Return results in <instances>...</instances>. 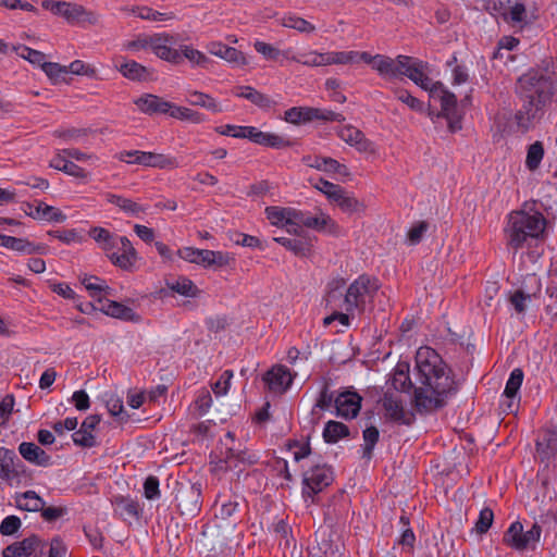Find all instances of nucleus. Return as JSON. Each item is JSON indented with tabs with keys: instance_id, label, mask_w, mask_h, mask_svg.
<instances>
[{
	"instance_id": "1",
	"label": "nucleus",
	"mask_w": 557,
	"mask_h": 557,
	"mask_svg": "<svg viewBox=\"0 0 557 557\" xmlns=\"http://www.w3.org/2000/svg\"><path fill=\"white\" fill-rule=\"evenodd\" d=\"M416 370L420 386L414 389V407L429 413L446 406L458 385L451 370L431 347H420L416 354Z\"/></svg>"
},
{
	"instance_id": "2",
	"label": "nucleus",
	"mask_w": 557,
	"mask_h": 557,
	"mask_svg": "<svg viewBox=\"0 0 557 557\" xmlns=\"http://www.w3.org/2000/svg\"><path fill=\"white\" fill-rule=\"evenodd\" d=\"M516 94L521 107L515 113V122L518 129L525 133L535 126L550 104L553 82L544 73L530 70L518 78Z\"/></svg>"
},
{
	"instance_id": "3",
	"label": "nucleus",
	"mask_w": 557,
	"mask_h": 557,
	"mask_svg": "<svg viewBox=\"0 0 557 557\" xmlns=\"http://www.w3.org/2000/svg\"><path fill=\"white\" fill-rule=\"evenodd\" d=\"M233 442V433L227 432L216 450L211 454V462L215 465L216 470L234 471L239 476L248 467L258 462V457L248 449H238L230 445Z\"/></svg>"
},
{
	"instance_id": "4",
	"label": "nucleus",
	"mask_w": 557,
	"mask_h": 557,
	"mask_svg": "<svg viewBox=\"0 0 557 557\" xmlns=\"http://www.w3.org/2000/svg\"><path fill=\"white\" fill-rule=\"evenodd\" d=\"M546 220L540 212L528 213L525 211H513L509 214L507 233L509 245L519 249L529 238H537L543 234Z\"/></svg>"
},
{
	"instance_id": "5",
	"label": "nucleus",
	"mask_w": 557,
	"mask_h": 557,
	"mask_svg": "<svg viewBox=\"0 0 557 557\" xmlns=\"http://www.w3.org/2000/svg\"><path fill=\"white\" fill-rule=\"evenodd\" d=\"M37 552H39V556L35 557H66L67 548L60 537H53L48 545L37 535H32L7 546L2 552V556L28 557Z\"/></svg>"
},
{
	"instance_id": "6",
	"label": "nucleus",
	"mask_w": 557,
	"mask_h": 557,
	"mask_svg": "<svg viewBox=\"0 0 557 557\" xmlns=\"http://www.w3.org/2000/svg\"><path fill=\"white\" fill-rule=\"evenodd\" d=\"M380 285L377 280L367 274L359 275L347 288L344 308L347 312H364L367 305L373 301Z\"/></svg>"
},
{
	"instance_id": "7",
	"label": "nucleus",
	"mask_w": 557,
	"mask_h": 557,
	"mask_svg": "<svg viewBox=\"0 0 557 557\" xmlns=\"http://www.w3.org/2000/svg\"><path fill=\"white\" fill-rule=\"evenodd\" d=\"M429 94L431 98L440 101L441 112L437 116L446 119L449 132L456 133L460 131L462 127L461 114L458 112L455 94L449 91L441 82H435Z\"/></svg>"
},
{
	"instance_id": "8",
	"label": "nucleus",
	"mask_w": 557,
	"mask_h": 557,
	"mask_svg": "<svg viewBox=\"0 0 557 557\" xmlns=\"http://www.w3.org/2000/svg\"><path fill=\"white\" fill-rule=\"evenodd\" d=\"M542 529L537 523H534L530 530L523 531V525L519 521L510 524L504 534V543L517 550H524L531 545L540 541Z\"/></svg>"
},
{
	"instance_id": "9",
	"label": "nucleus",
	"mask_w": 557,
	"mask_h": 557,
	"mask_svg": "<svg viewBox=\"0 0 557 557\" xmlns=\"http://www.w3.org/2000/svg\"><path fill=\"white\" fill-rule=\"evenodd\" d=\"M333 471L326 465L310 467L302 474V495L312 497L333 482Z\"/></svg>"
},
{
	"instance_id": "10",
	"label": "nucleus",
	"mask_w": 557,
	"mask_h": 557,
	"mask_svg": "<svg viewBox=\"0 0 557 557\" xmlns=\"http://www.w3.org/2000/svg\"><path fill=\"white\" fill-rule=\"evenodd\" d=\"M178 255L182 259L201 264L203 267H224L230 263L231 257L222 251H213L208 249H197L191 247H185L178 250Z\"/></svg>"
},
{
	"instance_id": "11",
	"label": "nucleus",
	"mask_w": 557,
	"mask_h": 557,
	"mask_svg": "<svg viewBox=\"0 0 557 557\" xmlns=\"http://www.w3.org/2000/svg\"><path fill=\"white\" fill-rule=\"evenodd\" d=\"M175 44V37L170 34H153L150 49L161 60L172 64H180L182 63V53L177 49H174Z\"/></svg>"
},
{
	"instance_id": "12",
	"label": "nucleus",
	"mask_w": 557,
	"mask_h": 557,
	"mask_svg": "<svg viewBox=\"0 0 557 557\" xmlns=\"http://www.w3.org/2000/svg\"><path fill=\"white\" fill-rule=\"evenodd\" d=\"M542 289L541 280L535 275H528L523 287L516 290L511 297L510 302L518 313H522L525 310V301H531L532 298L540 296Z\"/></svg>"
},
{
	"instance_id": "13",
	"label": "nucleus",
	"mask_w": 557,
	"mask_h": 557,
	"mask_svg": "<svg viewBox=\"0 0 557 557\" xmlns=\"http://www.w3.org/2000/svg\"><path fill=\"white\" fill-rule=\"evenodd\" d=\"M58 15L63 16L71 24L87 23L96 25L100 20L99 14L86 10L83 5L65 1H61Z\"/></svg>"
},
{
	"instance_id": "14",
	"label": "nucleus",
	"mask_w": 557,
	"mask_h": 557,
	"mask_svg": "<svg viewBox=\"0 0 557 557\" xmlns=\"http://www.w3.org/2000/svg\"><path fill=\"white\" fill-rule=\"evenodd\" d=\"M294 376L289 369L283 364H276L267 371L263 381L270 392L282 394L292 385Z\"/></svg>"
},
{
	"instance_id": "15",
	"label": "nucleus",
	"mask_w": 557,
	"mask_h": 557,
	"mask_svg": "<svg viewBox=\"0 0 557 557\" xmlns=\"http://www.w3.org/2000/svg\"><path fill=\"white\" fill-rule=\"evenodd\" d=\"M362 398L356 392L346 391L335 397L336 414L345 419L357 417L361 408Z\"/></svg>"
},
{
	"instance_id": "16",
	"label": "nucleus",
	"mask_w": 557,
	"mask_h": 557,
	"mask_svg": "<svg viewBox=\"0 0 557 557\" xmlns=\"http://www.w3.org/2000/svg\"><path fill=\"white\" fill-rule=\"evenodd\" d=\"M110 261L125 271H131L137 260V252L127 237H122L117 252L108 255Z\"/></svg>"
},
{
	"instance_id": "17",
	"label": "nucleus",
	"mask_w": 557,
	"mask_h": 557,
	"mask_svg": "<svg viewBox=\"0 0 557 557\" xmlns=\"http://www.w3.org/2000/svg\"><path fill=\"white\" fill-rule=\"evenodd\" d=\"M18 453L24 460L37 467L47 468L52 466L51 456L33 442H22L18 445Z\"/></svg>"
},
{
	"instance_id": "18",
	"label": "nucleus",
	"mask_w": 557,
	"mask_h": 557,
	"mask_svg": "<svg viewBox=\"0 0 557 557\" xmlns=\"http://www.w3.org/2000/svg\"><path fill=\"white\" fill-rule=\"evenodd\" d=\"M134 154H136L134 162L139 165L158 169H175L178 166L176 158L163 153L136 151Z\"/></svg>"
},
{
	"instance_id": "19",
	"label": "nucleus",
	"mask_w": 557,
	"mask_h": 557,
	"mask_svg": "<svg viewBox=\"0 0 557 557\" xmlns=\"http://www.w3.org/2000/svg\"><path fill=\"white\" fill-rule=\"evenodd\" d=\"M200 498L201 490L200 485L198 484H191L187 487H183L176 494L178 507L188 513H195L200 509Z\"/></svg>"
},
{
	"instance_id": "20",
	"label": "nucleus",
	"mask_w": 557,
	"mask_h": 557,
	"mask_svg": "<svg viewBox=\"0 0 557 557\" xmlns=\"http://www.w3.org/2000/svg\"><path fill=\"white\" fill-rule=\"evenodd\" d=\"M134 103L137 106L140 112L148 115L168 114V111L171 108V102L152 94H145L140 96L134 100Z\"/></svg>"
},
{
	"instance_id": "21",
	"label": "nucleus",
	"mask_w": 557,
	"mask_h": 557,
	"mask_svg": "<svg viewBox=\"0 0 557 557\" xmlns=\"http://www.w3.org/2000/svg\"><path fill=\"white\" fill-rule=\"evenodd\" d=\"M338 136L346 144L355 147L359 152L373 151V144L355 126L346 125L338 131Z\"/></svg>"
},
{
	"instance_id": "22",
	"label": "nucleus",
	"mask_w": 557,
	"mask_h": 557,
	"mask_svg": "<svg viewBox=\"0 0 557 557\" xmlns=\"http://www.w3.org/2000/svg\"><path fill=\"white\" fill-rule=\"evenodd\" d=\"M273 240L297 257H309L312 253L313 238L311 236H300L299 238L274 237Z\"/></svg>"
},
{
	"instance_id": "23",
	"label": "nucleus",
	"mask_w": 557,
	"mask_h": 557,
	"mask_svg": "<svg viewBox=\"0 0 557 557\" xmlns=\"http://www.w3.org/2000/svg\"><path fill=\"white\" fill-rule=\"evenodd\" d=\"M302 161L310 168L326 173H337L339 175H348L346 165L341 164L337 160L329 157H304Z\"/></svg>"
},
{
	"instance_id": "24",
	"label": "nucleus",
	"mask_w": 557,
	"mask_h": 557,
	"mask_svg": "<svg viewBox=\"0 0 557 557\" xmlns=\"http://www.w3.org/2000/svg\"><path fill=\"white\" fill-rule=\"evenodd\" d=\"M209 53L219 57L227 62L238 65H246L247 60L244 53L234 47H228L220 41H212L207 46Z\"/></svg>"
},
{
	"instance_id": "25",
	"label": "nucleus",
	"mask_w": 557,
	"mask_h": 557,
	"mask_svg": "<svg viewBox=\"0 0 557 557\" xmlns=\"http://www.w3.org/2000/svg\"><path fill=\"white\" fill-rule=\"evenodd\" d=\"M535 446L542 461L552 458L557 453V431L543 430L537 436Z\"/></svg>"
},
{
	"instance_id": "26",
	"label": "nucleus",
	"mask_w": 557,
	"mask_h": 557,
	"mask_svg": "<svg viewBox=\"0 0 557 557\" xmlns=\"http://www.w3.org/2000/svg\"><path fill=\"white\" fill-rule=\"evenodd\" d=\"M27 207L28 211L25 212L33 219H40L58 223L64 222L66 219L62 211L45 202H38L37 205L27 203Z\"/></svg>"
},
{
	"instance_id": "27",
	"label": "nucleus",
	"mask_w": 557,
	"mask_h": 557,
	"mask_svg": "<svg viewBox=\"0 0 557 557\" xmlns=\"http://www.w3.org/2000/svg\"><path fill=\"white\" fill-rule=\"evenodd\" d=\"M331 202H334L336 206L341 208V210L345 213L352 214L362 212L364 210V206L358 199H356L350 193H348L344 187L341 186V191L332 194Z\"/></svg>"
},
{
	"instance_id": "28",
	"label": "nucleus",
	"mask_w": 557,
	"mask_h": 557,
	"mask_svg": "<svg viewBox=\"0 0 557 557\" xmlns=\"http://www.w3.org/2000/svg\"><path fill=\"white\" fill-rule=\"evenodd\" d=\"M15 460L18 461L15 453L12 449L0 447V478L10 483L17 478L18 472L15 466Z\"/></svg>"
},
{
	"instance_id": "29",
	"label": "nucleus",
	"mask_w": 557,
	"mask_h": 557,
	"mask_svg": "<svg viewBox=\"0 0 557 557\" xmlns=\"http://www.w3.org/2000/svg\"><path fill=\"white\" fill-rule=\"evenodd\" d=\"M523 371L520 368H516L511 371L509 379L506 383L503 396L508 400L506 409L512 411L513 399L517 397L521 384L523 382ZM505 406V404H503Z\"/></svg>"
},
{
	"instance_id": "30",
	"label": "nucleus",
	"mask_w": 557,
	"mask_h": 557,
	"mask_svg": "<svg viewBox=\"0 0 557 557\" xmlns=\"http://www.w3.org/2000/svg\"><path fill=\"white\" fill-rule=\"evenodd\" d=\"M306 227L318 232H325L332 235L338 234L339 231V227L335 221L329 214L322 211H320L317 215L309 214Z\"/></svg>"
},
{
	"instance_id": "31",
	"label": "nucleus",
	"mask_w": 557,
	"mask_h": 557,
	"mask_svg": "<svg viewBox=\"0 0 557 557\" xmlns=\"http://www.w3.org/2000/svg\"><path fill=\"white\" fill-rule=\"evenodd\" d=\"M50 166L74 177H86L85 170L75 164L73 161L69 160V158L63 154V152L52 158L50 161Z\"/></svg>"
},
{
	"instance_id": "32",
	"label": "nucleus",
	"mask_w": 557,
	"mask_h": 557,
	"mask_svg": "<svg viewBox=\"0 0 557 557\" xmlns=\"http://www.w3.org/2000/svg\"><path fill=\"white\" fill-rule=\"evenodd\" d=\"M334 400H335V398L333 396V393L330 392L329 386L325 384L322 387L320 395L315 401V405L313 406V408L310 412L309 424H311V426L315 425L321 419V416L319 414L318 409L319 410H327L329 408H331Z\"/></svg>"
},
{
	"instance_id": "33",
	"label": "nucleus",
	"mask_w": 557,
	"mask_h": 557,
	"mask_svg": "<svg viewBox=\"0 0 557 557\" xmlns=\"http://www.w3.org/2000/svg\"><path fill=\"white\" fill-rule=\"evenodd\" d=\"M16 506L26 511H41L45 500L35 491H26L16 496Z\"/></svg>"
},
{
	"instance_id": "34",
	"label": "nucleus",
	"mask_w": 557,
	"mask_h": 557,
	"mask_svg": "<svg viewBox=\"0 0 557 557\" xmlns=\"http://www.w3.org/2000/svg\"><path fill=\"white\" fill-rule=\"evenodd\" d=\"M237 97L244 98L258 106L259 108H270L273 101L264 94L256 90L251 86H240L235 94Z\"/></svg>"
},
{
	"instance_id": "35",
	"label": "nucleus",
	"mask_w": 557,
	"mask_h": 557,
	"mask_svg": "<svg viewBox=\"0 0 557 557\" xmlns=\"http://www.w3.org/2000/svg\"><path fill=\"white\" fill-rule=\"evenodd\" d=\"M382 406L386 412V416L393 421H401L406 424H409L408 421H405V411L401 406V401L395 398L392 394L385 393L382 399Z\"/></svg>"
},
{
	"instance_id": "36",
	"label": "nucleus",
	"mask_w": 557,
	"mask_h": 557,
	"mask_svg": "<svg viewBox=\"0 0 557 557\" xmlns=\"http://www.w3.org/2000/svg\"><path fill=\"white\" fill-rule=\"evenodd\" d=\"M322 435L325 443L335 444L349 435V429L342 422L331 420L326 422Z\"/></svg>"
},
{
	"instance_id": "37",
	"label": "nucleus",
	"mask_w": 557,
	"mask_h": 557,
	"mask_svg": "<svg viewBox=\"0 0 557 557\" xmlns=\"http://www.w3.org/2000/svg\"><path fill=\"white\" fill-rule=\"evenodd\" d=\"M425 67L426 64L424 62L417 60L410 69L407 77L422 89L430 91L434 83L425 74Z\"/></svg>"
},
{
	"instance_id": "38",
	"label": "nucleus",
	"mask_w": 557,
	"mask_h": 557,
	"mask_svg": "<svg viewBox=\"0 0 557 557\" xmlns=\"http://www.w3.org/2000/svg\"><path fill=\"white\" fill-rule=\"evenodd\" d=\"M119 71L121 74L132 81H147L149 78V71L146 66L136 61H127L120 65Z\"/></svg>"
},
{
	"instance_id": "39",
	"label": "nucleus",
	"mask_w": 557,
	"mask_h": 557,
	"mask_svg": "<svg viewBox=\"0 0 557 557\" xmlns=\"http://www.w3.org/2000/svg\"><path fill=\"white\" fill-rule=\"evenodd\" d=\"M106 199L108 202L119 207L127 214L137 216L140 213L145 212L143 206L123 196L109 193L106 195Z\"/></svg>"
},
{
	"instance_id": "40",
	"label": "nucleus",
	"mask_w": 557,
	"mask_h": 557,
	"mask_svg": "<svg viewBox=\"0 0 557 557\" xmlns=\"http://www.w3.org/2000/svg\"><path fill=\"white\" fill-rule=\"evenodd\" d=\"M114 506H115V511L124 519L139 518V513H140L139 504H138V502H136L129 497H123V496L115 497Z\"/></svg>"
},
{
	"instance_id": "41",
	"label": "nucleus",
	"mask_w": 557,
	"mask_h": 557,
	"mask_svg": "<svg viewBox=\"0 0 557 557\" xmlns=\"http://www.w3.org/2000/svg\"><path fill=\"white\" fill-rule=\"evenodd\" d=\"M166 287L172 292L185 297H196L199 293L197 286L193 283L191 280L187 277L168 280Z\"/></svg>"
},
{
	"instance_id": "42",
	"label": "nucleus",
	"mask_w": 557,
	"mask_h": 557,
	"mask_svg": "<svg viewBox=\"0 0 557 557\" xmlns=\"http://www.w3.org/2000/svg\"><path fill=\"white\" fill-rule=\"evenodd\" d=\"M313 108L311 107H293L285 111L284 120L292 124H301L314 120Z\"/></svg>"
},
{
	"instance_id": "43",
	"label": "nucleus",
	"mask_w": 557,
	"mask_h": 557,
	"mask_svg": "<svg viewBox=\"0 0 557 557\" xmlns=\"http://www.w3.org/2000/svg\"><path fill=\"white\" fill-rule=\"evenodd\" d=\"M289 208L290 207L270 206L265 208L264 212L272 225L285 227L289 225Z\"/></svg>"
},
{
	"instance_id": "44",
	"label": "nucleus",
	"mask_w": 557,
	"mask_h": 557,
	"mask_svg": "<svg viewBox=\"0 0 557 557\" xmlns=\"http://www.w3.org/2000/svg\"><path fill=\"white\" fill-rule=\"evenodd\" d=\"M131 12L136 14L141 20L152 22H164L175 18L173 12H159L149 7H134L131 9Z\"/></svg>"
},
{
	"instance_id": "45",
	"label": "nucleus",
	"mask_w": 557,
	"mask_h": 557,
	"mask_svg": "<svg viewBox=\"0 0 557 557\" xmlns=\"http://www.w3.org/2000/svg\"><path fill=\"white\" fill-rule=\"evenodd\" d=\"M392 385L396 391L407 392L411 388L412 383L409 376V364H397L392 377Z\"/></svg>"
},
{
	"instance_id": "46",
	"label": "nucleus",
	"mask_w": 557,
	"mask_h": 557,
	"mask_svg": "<svg viewBox=\"0 0 557 557\" xmlns=\"http://www.w3.org/2000/svg\"><path fill=\"white\" fill-rule=\"evenodd\" d=\"M282 26L296 29L299 33L311 34L315 30V26L305 18L295 14H286L281 20Z\"/></svg>"
},
{
	"instance_id": "47",
	"label": "nucleus",
	"mask_w": 557,
	"mask_h": 557,
	"mask_svg": "<svg viewBox=\"0 0 557 557\" xmlns=\"http://www.w3.org/2000/svg\"><path fill=\"white\" fill-rule=\"evenodd\" d=\"M319 557H342L344 545L338 539L334 540L333 534H330L327 539H322L319 543Z\"/></svg>"
},
{
	"instance_id": "48",
	"label": "nucleus",
	"mask_w": 557,
	"mask_h": 557,
	"mask_svg": "<svg viewBox=\"0 0 557 557\" xmlns=\"http://www.w3.org/2000/svg\"><path fill=\"white\" fill-rule=\"evenodd\" d=\"M168 114L171 117L181 120V121H189L193 123H201L205 119L203 115L197 111H194L186 107H180L171 102V108L168 111Z\"/></svg>"
},
{
	"instance_id": "49",
	"label": "nucleus",
	"mask_w": 557,
	"mask_h": 557,
	"mask_svg": "<svg viewBox=\"0 0 557 557\" xmlns=\"http://www.w3.org/2000/svg\"><path fill=\"white\" fill-rule=\"evenodd\" d=\"M104 313L124 321H133L136 318L134 310L116 301H108L103 309Z\"/></svg>"
},
{
	"instance_id": "50",
	"label": "nucleus",
	"mask_w": 557,
	"mask_h": 557,
	"mask_svg": "<svg viewBox=\"0 0 557 557\" xmlns=\"http://www.w3.org/2000/svg\"><path fill=\"white\" fill-rule=\"evenodd\" d=\"M178 51L182 53V60L185 58L194 65L206 69L210 63V59L203 52L193 48L191 46L182 45L180 46Z\"/></svg>"
},
{
	"instance_id": "51",
	"label": "nucleus",
	"mask_w": 557,
	"mask_h": 557,
	"mask_svg": "<svg viewBox=\"0 0 557 557\" xmlns=\"http://www.w3.org/2000/svg\"><path fill=\"white\" fill-rule=\"evenodd\" d=\"M187 101L191 106L202 107L215 113L222 111L221 107L210 95L201 91L190 92L189 97L187 98Z\"/></svg>"
},
{
	"instance_id": "52",
	"label": "nucleus",
	"mask_w": 557,
	"mask_h": 557,
	"mask_svg": "<svg viewBox=\"0 0 557 557\" xmlns=\"http://www.w3.org/2000/svg\"><path fill=\"white\" fill-rule=\"evenodd\" d=\"M544 157V146L542 141H535L529 146L527 158H525V166L530 171H535L540 168V164Z\"/></svg>"
},
{
	"instance_id": "53",
	"label": "nucleus",
	"mask_w": 557,
	"mask_h": 557,
	"mask_svg": "<svg viewBox=\"0 0 557 557\" xmlns=\"http://www.w3.org/2000/svg\"><path fill=\"white\" fill-rule=\"evenodd\" d=\"M292 61L307 65V66H325L326 52L320 53L317 51H309L292 55Z\"/></svg>"
},
{
	"instance_id": "54",
	"label": "nucleus",
	"mask_w": 557,
	"mask_h": 557,
	"mask_svg": "<svg viewBox=\"0 0 557 557\" xmlns=\"http://www.w3.org/2000/svg\"><path fill=\"white\" fill-rule=\"evenodd\" d=\"M82 284L86 287V289L89 292V295L94 298L100 299L102 294H109L110 287L106 285L104 282L97 276L85 275L82 280Z\"/></svg>"
},
{
	"instance_id": "55",
	"label": "nucleus",
	"mask_w": 557,
	"mask_h": 557,
	"mask_svg": "<svg viewBox=\"0 0 557 557\" xmlns=\"http://www.w3.org/2000/svg\"><path fill=\"white\" fill-rule=\"evenodd\" d=\"M255 144L262 145L265 147L276 148V149H281V148L290 146V141L288 139H286L282 136H278L276 134L264 133L261 131H259Z\"/></svg>"
},
{
	"instance_id": "56",
	"label": "nucleus",
	"mask_w": 557,
	"mask_h": 557,
	"mask_svg": "<svg viewBox=\"0 0 557 557\" xmlns=\"http://www.w3.org/2000/svg\"><path fill=\"white\" fill-rule=\"evenodd\" d=\"M363 437V450L362 457L366 459H371L373 449L379 442L380 432L376 426H368L362 432Z\"/></svg>"
},
{
	"instance_id": "57",
	"label": "nucleus",
	"mask_w": 557,
	"mask_h": 557,
	"mask_svg": "<svg viewBox=\"0 0 557 557\" xmlns=\"http://www.w3.org/2000/svg\"><path fill=\"white\" fill-rule=\"evenodd\" d=\"M202 537L199 540L201 552L207 554V557H218L223 552V542L214 541L207 532H202Z\"/></svg>"
},
{
	"instance_id": "58",
	"label": "nucleus",
	"mask_w": 557,
	"mask_h": 557,
	"mask_svg": "<svg viewBox=\"0 0 557 557\" xmlns=\"http://www.w3.org/2000/svg\"><path fill=\"white\" fill-rule=\"evenodd\" d=\"M395 63H396V58L393 59L391 57L381 54L380 59H377V64H376L375 71H377V73L386 79L397 78V76H396L397 69H396Z\"/></svg>"
},
{
	"instance_id": "59",
	"label": "nucleus",
	"mask_w": 557,
	"mask_h": 557,
	"mask_svg": "<svg viewBox=\"0 0 557 557\" xmlns=\"http://www.w3.org/2000/svg\"><path fill=\"white\" fill-rule=\"evenodd\" d=\"M354 62H357V51L326 52V65L348 64Z\"/></svg>"
},
{
	"instance_id": "60",
	"label": "nucleus",
	"mask_w": 557,
	"mask_h": 557,
	"mask_svg": "<svg viewBox=\"0 0 557 557\" xmlns=\"http://www.w3.org/2000/svg\"><path fill=\"white\" fill-rule=\"evenodd\" d=\"M238 503L231 499H222L220 504V499L215 503V517L222 520L230 519L235 511L237 510Z\"/></svg>"
},
{
	"instance_id": "61",
	"label": "nucleus",
	"mask_w": 557,
	"mask_h": 557,
	"mask_svg": "<svg viewBox=\"0 0 557 557\" xmlns=\"http://www.w3.org/2000/svg\"><path fill=\"white\" fill-rule=\"evenodd\" d=\"M16 50L18 51V55L26 59L34 65H38V66L42 67L44 64L47 62L46 54L41 51L32 49L26 46H20L16 48Z\"/></svg>"
},
{
	"instance_id": "62",
	"label": "nucleus",
	"mask_w": 557,
	"mask_h": 557,
	"mask_svg": "<svg viewBox=\"0 0 557 557\" xmlns=\"http://www.w3.org/2000/svg\"><path fill=\"white\" fill-rule=\"evenodd\" d=\"M494 520V512L491 508L485 507L480 511L479 518L474 524V531L478 534H484L488 531Z\"/></svg>"
},
{
	"instance_id": "63",
	"label": "nucleus",
	"mask_w": 557,
	"mask_h": 557,
	"mask_svg": "<svg viewBox=\"0 0 557 557\" xmlns=\"http://www.w3.org/2000/svg\"><path fill=\"white\" fill-rule=\"evenodd\" d=\"M394 94L399 101L407 104L411 110L417 112H421L423 110V103L418 98L413 97L408 90L398 88L394 90Z\"/></svg>"
},
{
	"instance_id": "64",
	"label": "nucleus",
	"mask_w": 557,
	"mask_h": 557,
	"mask_svg": "<svg viewBox=\"0 0 557 557\" xmlns=\"http://www.w3.org/2000/svg\"><path fill=\"white\" fill-rule=\"evenodd\" d=\"M159 479L154 475H149L144 482V495L148 500L159 499L161 496Z\"/></svg>"
}]
</instances>
